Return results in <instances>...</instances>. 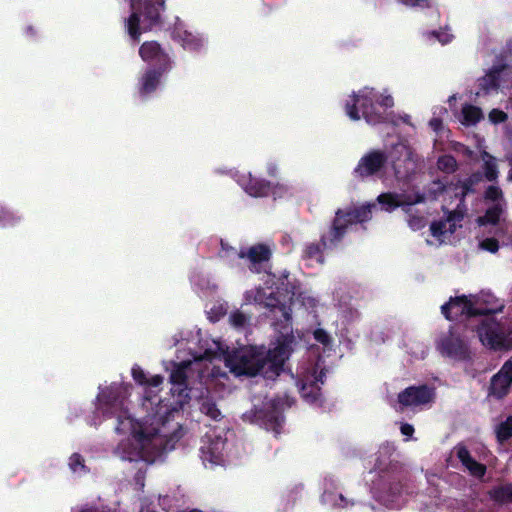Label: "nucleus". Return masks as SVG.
Returning <instances> with one entry per match:
<instances>
[{
	"mask_svg": "<svg viewBox=\"0 0 512 512\" xmlns=\"http://www.w3.org/2000/svg\"><path fill=\"white\" fill-rule=\"evenodd\" d=\"M288 272L284 271L279 283L275 275L268 274L265 285L268 289L276 286V292L269 295L261 287L245 291L243 304H259L270 308L276 321L273 322L277 333L271 347L262 348L244 346L228 351L225 345L209 337H203L200 330H181L172 337L173 346H177L176 361L165 363L169 371L170 392L161 398L164 377L146 373L139 365H133V380L143 388L139 409L143 417H131L125 408V401L130 395L131 385L113 383L100 388L97 396L98 412L106 418L116 417V432L127 437L116 446L114 453L123 461L155 462L165 452L175 448L176 443L184 436L185 430L177 421L184 408L191 400V383L196 377L200 382L209 378H217L225 373L215 365L223 360L225 366L235 376H255L261 374L266 378L279 375L284 362L299 346L301 335L296 334L291 324V307L275 297L285 291L287 295L295 292L288 289L285 283Z\"/></svg>",
	"mask_w": 512,
	"mask_h": 512,
	"instance_id": "1",
	"label": "nucleus"
},
{
	"mask_svg": "<svg viewBox=\"0 0 512 512\" xmlns=\"http://www.w3.org/2000/svg\"><path fill=\"white\" fill-rule=\"evenodd\" d=\"M502 308L503 305L498 303L494 295L481 292L478 295L451 298L441 306V311L448 320L483 314L484 318L477 330L482 344L492 349H509L512 347V330L507 321L498 322L493 316Z\"/></svg>",
	"mask_w": 512,
	"mask_h": 512,
	"instance_id": "2",
	"label": "nucleus"
},
{
	"mask_svg": "<svg viewBox=\"0 0 512 512\" xmlns=\"http://www.w3.org/2000/svg\"><path fill=\"white\" fill-rule=\"evenodd\" d=\"M394 105V99L387 90L382 92L371 87H364L353 92L345 100L347 116L358 121L364 119L370 125L386 123L389 120L387 110Z\"/></svg>",
	"mask_w": 512,
	"mask_h": 512,
	"instance_id": "3",
	"label": "nucleus"
},
{
	"mask_svg": "<svg viewBox=\"0 0 512 512\" xmlns=\"http://www.w3.org/2000/svg\"><path fill=\"white\" fill-rule=\"evenodd\" d=\"M388 159L392 162L395 172L400 173V162L404 163L405 171L412 172L417 166V155L412 148L404 142L395 144L388 153L381 150H371L364 154L354 169L359 178L379 175L384 169Z\"/></svg>",
	"mask_w": 512,
	"mask_h": 512,
	"instance_id": "4",
	"label": "nucleus"
},
{
	"mask_svg": "<svg viewBox=\"0 0 512 512\" xmlns=\"http://www.w3.org/2000/svg\"><path fill=\"white\" fill-rule=\"evenodd\" d=\"M126 6L123 8L124 27L134 41H138L159 23L165 9V0H118Z\"/></svg>",
	"mask_w": 512,
	"mask_h": 512,
	"instance_id": "5",
	"label": "nucleus"
},
{
	"mask_svg": "<svg viewBox=\"0 0 512 512\" xmlns=\"http://www.w3.org/2000/svg\"><path fill=\"white\" fill-rule=\"evenodd\" d=\"M482 180L480 173L471 175L466 181L456 185L454 188L446 187L441 181H434L431 185L428 195L421 194L418 191H407L403 193H383L377 197L378 203L382 209L391 212L396 208L400 207L405 213L410 212L411 207L416 204L424 202L426 199H436L441 194L450 195L453 190L456 195V188H459L464 183H468L470 192H474L473 186L478 184Z\"/></svg>",
	"mask_w": 512,
	"mask_h": 512,
	"instance_id": "6",
	"label": "nucleus"
},
{
	"mask_svg": "<svg viewBox=\"0 0 512 512\" xmlns=\"http://www.w3.org/2000/svg\"><path fill=\"white\" fill-rule=\"evenodd\" d=\"M294 400L285 395L283 398L269 399L263 402L262 407L254 405L253 409L243 415L244 420L259 425L275 436L279 435L283 428L284 418L282 411L285 407H291Z\"/></svg>",
	"mask_w": 512,
	"mask_h": 512,
	"instance_id": "7",
	"label": "nucleus"
},
{
	"mask_svg": "<svg viewBox=\"0 0 512 512\" xmlns=\"http://www.w3.org/2000/svg\"><path fill=\"white\" fill-rule=\"evenodd\" d=\"M374 208H376L375 204H367L337 210L331 231L321 239L322 246L325 248L334 246L351 225L370 220Z\"/></svg>",
	"mask_w": 512,
	"mask_h": 512,
	"instance_id": "8",
	"label": "nucleus"
},
{
	"mask_svg": "<svg viewBox=\"0 0 512 512\" xmlns=\"http://www.w3.org/2000/svg\"><path fill=\"white\" fill-rule=\"evenodd\" d=\"M325 376L322 363L318 360L315 364H302L297 370V386L303 399L312 404H321L320 385Z\"/></svg>",
	"mask_w": 512,
	"mask_h": 512,
	"instance_id": "9",
	"label": "nucleus"
},
{
	"mask_svg": "<svg viewBox=\"0 0 512 512\" xmlns=\"http://www.w3.org/2000/svg\"><path fill=\"white\" fill-rule=\"evenodd\" d=\"M231 175L243 190L253 197L272 196L274 199L287 198L293 195V187L285 183H277L271 186L270 183L253 178L250 173L240 174L238 171H231Z\"/></svg>",
	"mask_w": 512,
	"mask_h": 512,
	"instance_id": "10",
	"label": "nucleus"
},
{
	"mask_svg": "<svg viewBox=\"0 0 512 512\" xmlns=\"http://www.w3.org/2000/svg\"><path fill=\"white\" fill-rule=\"evenodd\" d=\"M456 190V198L458 199L456 209L450 211L446 219L433 222L430 226L433 237L440 243L445 241L447 235H452L456 231L464 216V210L461 208V205L463 198L469 193L470 187L468 183H464L459 188H456Z\"/></svg>",
	"mask_w": 512,
	"mask_h": 512,
	"instance_id": "11",
	"label": "nucleus"
},
{
	"mask_svg": "<svg viewBox=\"0 0 512 512\" xmlns=\"http://www.w3.org/2000/svg\"><path fill=\"white\" fill-rule=\"evenodd\" d=\"M227 438L215 433L206 434L201 446V458L207 467L224 465L229 461V453L227 451Z\"/></svg>",
	"mask_w": 512,
	"mask_h": 512,
	"instance_id": "12",
	"label": "nucleus"
},
{
	"mask_svg": "<svg viewBox=\"0 0 512 512\" xmlns=\"http://www.w3.org/2000/svg\"><path fill=\"white\" fill-rule=\"evenodd\" d=\"M376 500L389 508L400 507L403 503L402 487L387 474L381 475L371 489Z\"/></svg>",
	"mask_w": 512,
	"mask_h": 512,
	"instance_id": "13",
	"label": "nucleus"
},
{
	"mask_svg": "<svg viewBox=\"0 0 512 512\" xmlns=\"http://www.w3.org/2000/svg\"><path fill=\"white\" fill-rule=\"evenodd\" d=\"M512 82V68L508 65L493 66L492 69L478 80L480 91L476 95L490 94L498 89L509 88Z\"/></svg>",
	"mask_w": 512,
	"mask_h": 512,
	"instance_id": "14",
	"label": "nucleus"
},
{
	"mask_svg": "<svg viewBox=\"0 0 512 512\" xmlns=\"http://www.w3.org/2000/svg\"><path fill=\"white\" fill-rule=\"evenodd\" d=\"M484 201L487 209L485 215L478 218L479 225L496 224L506 208L501 189L494 185L489 186L485 191Z\"/></svg>",
	"mask_w": 512,
	"mask_h": 512,
	"instance_id": "15",
	"label": "nucleus"
},
{
	"mask_svg": "<svg viewBox=\"0 0 512 512\" xmlns=\"http://www.w3.org/2000/svg\"><path fill=\"white\" fill-rule=\"evenodd\" d=\"M434 396L433 388L426 385L411 386L399 393L398 402L404 407L418 408L431 403Z\"/></svg>",
	"mask_w": 512,
	"mask_h": 512,
	"instance_id": "16",
	"label": "nucleus"
},
{
	"mask_svg": "<svg viewBox=\"0 0 512 512\" xmlns=\"http://www.w3.org/2000/svg\"><path fill=\"white\" fill-rule=\"evenodd\" d=\"M140 57L143 61L155 66L162 72L171 69V59L157 42H145L139 49Z\"/></svg>",
	"mask_w": 512,
	"mask_h": 512,
	"instance_id": "17",
	"label": "nucleus"
},
{
	"mask_svg": "<svg viewBox=\"0 0 512 512\" xmlns=\"http://www.w3.org/2000/svg\"><path fill=\"white\" fill-rule=\"evenodd\" d=\"M437 348L441 354L452 358H463L467 352L466 341L454 330L440 337Z\"/></svg>",
	"mask_w": 512,
	"mask_h": 512,
	"instance_id": "18",
	"label": "nucleus"
},
{
	"mask_svg": "<svg viewBox=\"0 0 512 512\" xmlns=\"http://www.w3.org/2000/svg\"><path fill=\"white\" fill-rule=\"evenodd\" d=\"M173 39L178 42L184 50L189 52H199L205 48L207 39L196 32L187 30L181 25L175 27Z\"/></svg>",
	"mask_w": 512,
	"mask_h": 512,
	"instance_id": "19",
	"label": "nucleus"
},
{
	"mask_svg": "<svg viewBox=\"0 0 512 512\" xmlns=\"http://www.w3.org/2000/svg\"><path fill=\"white\" fill-rule=\"evenodd\" d=\"M512 384V361L504 363L502 368L491 379L490 393L496 398L505 396Z\"/></svg>",
	"mask_w": 512,
	"mask_h": 512,
	"instance_id": "20",
	"label": "nucleus"
},
{
	"mask_svg": "<svg viewBox=\"0 0 512 512\" xmlns=\"http://www.w3.org/2000/svg\"><path fill=\"white\" fill-rule=\"evenodd\" d=\"M271 249L266 244H257L245 250V258L249 262V268L252 272L260 273L269 261Z\"/></svg>",
	"mask_w": 512,
	"mask_h": 512,
	"instance_id": "21",
	"label": "nucleus"
},
{
	"mask_svg": "<svg viewBox=\"0 0 512 512\" xmlns=\"http://www.w3.org/2000/svg\"><path fill=\"white\" fill-rule=\"evenodd\" d=\"M454 453L456 454L459 461L462 465L469 471V473L474 476L481 478L484 476L486 472V467L477 461H475L466 447L462 445H458L454 448Z\"/></svg>",
	"mask_w": 512,
	"mask_h": 512,
	"instance_id": "22",
	"label": "nucleus"
},
{
	"mask_svg": "<svg viewBox=\"0 0 512 512\" xmlns=\"http://www.w3.org/2000/svg\"><path fill=\"white\" fill-rule=\"evenodd\" d=\"M477 142V148L480 154V158L483 162L482 168L484 171V176L488 181H495L499 174L497 160L494 156L485 150L483 139H479Z\"/></svg>",
	"mask_w": 512,
	"mask_h": 512,
	"instance_id": "23",
	"label": "nucleus"
},
{
	"mask_svg": "<svg viewBox=\"0 0 512 512\" xmlns=\"http://www.w3.org/2000/svg\"><path fill=\"white\" fill-rule=\"evenodd\" d=\"M164 72L157 69H148L141 77L139 82V92L145 96L156 90L160 83V78Z\"/></svg>",
	"mask_w": 512,
	"mask_h": 512,
	"instance_id": "24",
	"label": "nucleus"
},
{
	"mask_svg": "<svg viewBox=\"0 0 512 512\" xmlns=\"http://www.w3.org/2000/svg\"><path fill=\"white\" fill-rule=\"evenodd\" d=\"M456 118L464 126H474L483 119V112L477 106L465 104L456 115Z\"/></svg>",
	"mask_w": 512,
	"mask_h": 512,
	"instance_id": "25",
	"label": "nucleus"
},
{
	"mask_svg": "<svg viewBox=\"0 0 512 512\" xmlns=\"http://www.w3.org/2000/svg\"><path fill=\"white\" fill-rule=\"evenodd\" d=\"M219 256L228 264L233 266L236 264L238 260L245 258V250H237L234 247L230 246L228 243L221 241V249L219 251Z\"/></svg>",
	"mask_w": 512,
	"mask_h": 512,
	"instance_id": "26",
	"label": "nucleus"
},
{
	"mask_svg": "<svg viewBox=\"0 0 512 512\" xmlns=\"http://www.w3.org/2000/svg\"><path fill=\"white\" fill-rule=\"evenodd\" d=\"M489 496L498 503H512V483L495 486L489 491Z\"/></svg>",
	"mask_w": 512,
	"mask_h": 512,
	"instance_id": "27",
	"label": "nucleus"
},
{
	"mask_svg": "<svg viewBox=\"0 0 512 512\" xmlns=\"http://www.w3.org/2000/svg\"><path fill=\"white\" fill-rule=\"evenodd\" d=\"M251 317L240 310H235L229 315L230 325L238 331H246L250 327Z\"/></svg>",
	"mask_w": 512,
	"mask_h": 512,
	"instance_id": "28",
	"label": "nucleus"
},
{
	"mask_svg": "<svg viewBox=\"0 0 512 512\" xmlns=\"http://www.w3.org/2000/svg\"><path fill=\"white\" fill-rule=\"evenodd\" d=\"M290 302L292 305H294L296 302H299L306 309H314L319 303L318 299L308 291L299 293L292 292Z\"/></svg>",
	"mask_w": 512,
	"mask_h": 512,
	"instance_id": "29",
	"label": "nucleus"
},
{
	"mask_svg": "<svg viewBox=\"0 0 512 512\" xmlns=\"http://www.w3.org/2000/svg\"><path fill=\"white\" fill-rule=\"evenodd\" d=\"M200 410L202 413L210 417L211 419H218L221 416L220 410L217 408L216 404L209 397H201L200 398Z\"/></svg>",
	"mask_w": 512,
	"mask_h": 512,
	"instance_id": "30",
	"label": "nucleus"
},
{
	"mask_svg": "<svg viewBox=\"0 0 512 512\" xmlns=\"http://www.w3.org/2000/svg\"><path fill=\"white\" fill-rule=\"evenodd\" d=\"M322 502L331 507L345 508L348 506V501L342 494L325 491L322 495Z\"/></svg>",
	"mask_w": 512,
	"mask_h": 512,
	"instance_id": "31",
	"label": "nucleus"
},
{
	"mask_svg": "<svg viewBox=\"0 0 512 512\" xmlns=\"http://www.w3.org/2000/svg\"><path fill=\"white\" fill-rule=\"evenodd\" d=\"M497 438L500 442L509 439L512 436V416L500 423L496 429Z\"/></svg>",
	"mask_w": 512,
	"mask_h": 512,
	"instance_id": "32",
	"label": "nucleus"
},
{
	"mask_svg": "<svg viewBox=\"0 0 512 512\" xmlns=\"http://www.w3.org/2000/svg\"><path fill=\"white\" fill-rule=\"evenodd\" d=\"M304 256L310 261H315L319 264L323 263V255L319 244L307 245L304 250Z\"/></svg>",
	"mask_w": 512,
	"mask_h": 512,
	"instance_id": "33",
	"label": "nucleus"
},
{
	"mask_svg": "<svg viewBox=\"0 0 512 512\" xmlns=\"http://www.w3.org/2000/svg\"><path fill=\"white\" fill-rule=\"evenodd\" d=\"M427 36L430 40L435 39L442 45L450 43L454 38V35L447 28L431 31L427 34Z\"/></svg>",
	"mask_w": 512,
	"mask_h": 512,
	"instance_id": "34",
	"label": "nucleus"
},
{
	"mask_svg": "<svg viewBox=\"0 0 512 512\" xmlns=\"http://www.w3.org/2000/svg\"><path fill=\"white\" fill-rule=\"evenodd\" d=\"M438 169L445 173H452L457 168V162L450 155L441 156L437 161Z\"/></svg>",
	"mask_w": 512,
	"mask_h": 512,
	"instance_id": "35",
	"label": "nucleus"
},
{
	"mask_svg": "<svg viewBox=\"0 0 512 512\" xmlns=\"http://www.w3.org/2000/svg\"><path fill=\"white\" fill-rule=\"evenodd\" d=\"M20 220V217L17 216L14 212L0 207V225L3 227L11 226L17 223Z\"/></svg>",
	"mask_w": 512,
	"mask_h": 512,
	"instance_id": "36",
	"label": "nucleus"
},
{
	"mask_svg": "<svg viewBox=\"0 0 512 512\" xmlns=\"http://www.w3.org/2000/svg\"><path fill=\"white\" fill-rule=\"evenodd\" d=\"M69 467L73 473L84 474L86 473V466L84 459L80 454L74 453L69 458Z\"/></svg>",
	"mask_w": 512,
	"mask_h": 512,
	"instance_id": "37",
	"label": "nucleus"
},
{
	"mask_svg": "<svg viewBox=\"0 0 512 512\" xmlns=\"http://www.w3.org/2000/svg\"><path fill=\"white\" fill-rule=\"evenodd\" d=\"M227 310L228 305L226 302H217V304H214L208 311L209 318L212 321H217L226 314Z\"/></svg>",
	"mask_w": 512,
	"mask_h": 512,
	"instance_id": "38",
	"label": "nucleus"
},
{
	"mask_svg": "<svg viewBox=\"0 0 512 512\" xmlns=\"http://www.w3.org/2000/svg\"><path fill=\"white\" fill-rule=\"evenodd\" d=\"M313 335H314L315 340L318 343L322 344L324 346V348H330L332 346L333 339L330 336V334H328L324 329L317 328L314 331Z\"/></svg>",
	"mask_w": 512,
	"mask_h": 512,
	"instance_id": "39",
	"label": "nucleus"
},
{
	"mask_svg": "<svg viewBox=\"0 0 512 512\" xmlns=\"http://www.w3.org/2000/svg\"><path fill=\"white\" fill-rule=\"evenodd\" d=\"M410 211H412V209ZM410 213L411 212H408L407 214H410ZM407 221H408L409 227L415 231L423 228L426 224L425 218L423 216L409 215V218Z\"/></svg>",
	"mask_w": 512,
	"mask_h": 512,
	"instance_id": "40",
	"label": "nucleus"
},
{
	"mask_svg": "<svg viewBox=\"0 0 512 512\" xmlns=\"http://www.w3.org/2000/svg\"><path fill=\"white\" fill-rule=\"evenodd\" d=\"M479 247L483 250L489 251L491 253H495L498 251L499 244L498 241L494 238H486L479 243Z\"/></svg>",
	"mask_w": 512,
	"mask_h": 512,
	"instance_id": "41",
	"label": "nucleus"
},
{
	"mask_svg": "<svg viewBox=\"0 0 512 512\" xmlns=\"http://www.w3.org/2000/svg\"><path fill=\"white\" fill-rule=\"evenodd\" d=\"M488 117H489L490 122H492L494 124H498V123H502V122L506 121L507 114L502 110L493 109L490 111Z\"/></svg>",
	"mask_w": 512,
	"mask_h": 512,
	"instance_id": "42",
	"label": "nucleus"
},
{
	"mask_svg": "<svg viewBox=\"0 0 512 512\" xmlns=\"http://www.w3.org/2000/svg\"><path fill=\"white\" fill-rule=\"evenodd\" d=\"M72 512H112L110 509H107L104 506H92V505H83L79 508H75Z\"/></svg>",
	"mask_w": 512,
	"mask_h": 512,
	"instance_id": "43",
	"label": "nucleus"
},
{
	"mask_svg": "<svg viewBox=\"0 0 512 512\" xmlns=\"http://www.w3.org/2000/svg\"><path fill=\"white\" fill-rule=\"evenodd\" d=\"M429 126L433 131L439 133L443 129L442 119L438 116H433L429 121Z\"/></svg>",
	"mask_w": 512,
	"mask_h": 512,
	"instance_id": "44",
	"label": "nucleus"
},
{
	"mask_svg": "<svg viewBox=\"0 0 512 512\" xmlns=\"http://www.w3.org/2000/svg\"><path fill=\"white\" fill-rule=\"evenodd\" d=\"M400 3L406 6H424L427 0H398Z\"/></svg>",
	"mask_w": 512,
	"mask_h": 512,
	"instance_id": "45",
	"label": "nucleus"
},
{
	"mask_svg": "<svg viewBox=\"0 0 512 512\" xmlns=\"http://www.w3.org/2000/svg\"><path fill=\"white\" fill-rule=\"evenodd\" d=\"M400 430H401V433L404 435V436H407V437H411L413 432H414V428L412 425L410 424H407V423H403L400 427Z\"/></svg>",
	"mask_w": 512,
	"mask_h": 512,
	"instance_id": "46",
	"label": "nucleus"
},
{
	"mask_svg": "<svg viewBox=\"0 0 512 512\" xmlns=\"http://www.w3.org/2000/svg\"><path fill=\"white\" fill-rule=\"evenodd\" d=\"M267 171H268V174L271 175V176H275L278 172V166L275 162H270L268 163L267 165Z\"/></svg>",
	"mask_w": 512,
	"mask_h": 512,
	"instance_id": "47",
	"label": "nucleus"
},
{
	"mask_svg": "<svg viewBox=\"0 0 512 512\" xmlns=\"http://www.w3.org/2000/svg\"><path fill=\"white\" fill-rule=\"evenodd\" d=\"M447 113V109L443 106H438V107H435L434 110H433V116H438V117H442L443 115H445Z\"/></svg>",
	"mask_w": 512,
	"mask_h": 512,
	"instance_id": "48",
	"label": "nucleus"
},
{
	"mask_svg": "<svg viewBox=\"0 0 512 512\" xmlns=\"http://www.w3.org/2000/svg\"><path fill=\"white\" fill-rule=\"evenodd\" d=\"M457 99V94H453L448 98V103L452 105V102Z\"/></svg>",
	"mask_w": 512,
	"mask_h": 512,
	"instance_id": "49",
	"label": "nucleus"
},
{
	"mask_svg": "<svg viewBox=\"0 0 512 512\" xmlns=\"http://www.w3.org/2000/svg\"><path fill=\"white\" fill-rule=\"evenodd\" d=\"M464 152H465V154H467L468 156H470V155H471V153H472V152H471L469 149H467V148H464Z\"/></svg>",
	"mask_w": 512,
	"mask_h": 512,
	"instance_id": "50",
	"label": "nucleus"
},
{
	"mask_svg": "<svg viewBox=\"0 0 512 512\" xmlns=\"http://www.w3.org/2000/svg\"><path fill=\"white\" fill-rule=\"evenodd\" d=\"M409 118H410V117H409L408 115H405V116H404V118H403V120H404L405 122H408Z\"/></svg>",
	"mask_w": 512,
	"mask_h": 512,
	"instance_id": "51",
	"label": "nucleus"
},
{
	"mask_svg": "<svg viewBox=\"0 0 512 512\" xmlns=\"http://www.w3.org/2000/svg\"><path fill=\"white\" fill-rule=\"evenodd\" d=\"M140 512H144V509H141Z\"/></svg>",
	"mask_w": 512,
	"mask_h": 512,
	"instance_id": "52",
	"label": "nucleus"
}]
</instances>
